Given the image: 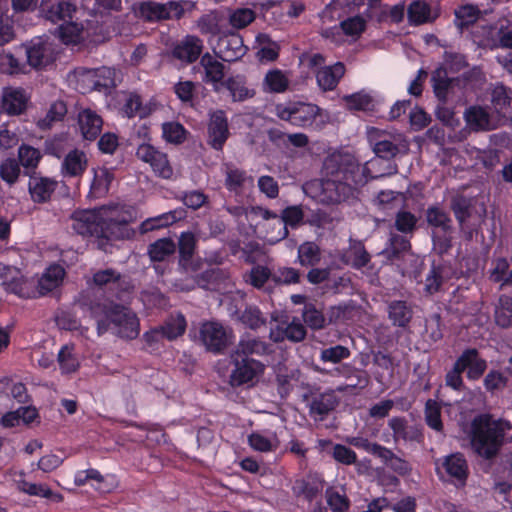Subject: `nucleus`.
Masks as SVG:
<instances>
[{
	"instance_id": "46",
	"label": "nucleus",
	"mask_w": 512,
	"mask_h": 512,
	"mask_svg": "<svg viewBox=\"0 0 512 512\" xmlns=\"http://www.w3.org/2000/svg\"><path fill=\"white\" fill-rule=\"evenodd\" d=\"M495 321L503 328L512 326V297L502 295L499 298V305L495 310Z\"/></svg>"
},
{
	"instance_id": "59",
	"label": "nucleus",
	"mask_w": 512,
	"mask_h": 512,
	"mask_svg": "<svg viewBox=\"0 0 512 512\" xmlns=\"http://www.w3.org/2000/svg\"><path fill=\"white\" fill-rule=\"evenodd\" d=\"M402 193L392 190L380 191L375 199V203L383 210L397 208L402 202Z\"/></svg>"
},
{
	"instance_id": "64",
	"label": "nucleus",
	"mask_w": 512,
	"mask_h": 512,
	"mask_svg": "<svg viewBox=\"0 0 512 512\" xmlns=\"http://www.w3.org/2000/svg\"><path fill=\"white\" fill-rule=\"evenodd\" d=\"M240 321L253 330L258 329L266 323L265 318L257 307H247L240 315Z\"/></svg>"
},
{
	"instance_id": "1",
	"label": "nucleus",
	"mask_w": 512,
	"mask_h": 512,
	"mask_svg": "<svg viewBox=\"0 0 512 512\" xmlns=\"http://www.w3.org/2000/svg\"><path fill=\"white\" fill-rule=\"evenodd\" d=\"M368 168L361 167L349 153H333L323 164L324 177L305 186L323 204H340L358 197L359 189L367 183Z\"/></svg>"
},
{
	"instance_id": "29",
	"label": "nucleus",
	"mask_w": 512,
	"mask_h": 512,
	"mask_svg": "<svg viewBox=\"0 0 512 512\" xmlns=\"http://www.w3.org/2000/svg\"><path fill=\"white\" fill-rule=\"evenodd\" d=\"M26 97L21 90H6L1 98V109L8 115H19L26 109Z\"/></svg>"
},
{
	"instance_id": "34",
	"label": "nucleus",
	"mask_w": 512,
	"mask_h": 512,
	"mask_svg": "<svg viewBox=\"0 0 512 512\" xmlns=\"http://www.w3.org/2000/svg\"><path fill=\"white\" fill-rule=\"evenodd\" d=\"M427 224L435 229H439L444 234H450L452 231V220L447 212L438 206H430L426 210Z\"/></svg>"
},
{
	"instance_id": "63",
	"label": "nucleus",
	"mask_w": 512,
	"mask_h": 512,
	"mask_svg": "<svg viewBox=\"0 0 512 512\" xmlns=\"http://www.w3.org/2000/svg\"><path fill=\"white\" fill-rule=\"evenodd\" d=\"M0 68L8 74L26 72V63L21 62L11 53L0 54Z\"/></svg>"
},
{
	"instance_id": "26",
	"label": "nucleus",
	"mask_w": 512,
	"mask_h": 512,
	"mask_svg": "<svg viewBox=\"0 0 512 512\" xmlns=\"http://www.w3.org/2000/svg\"><path fill=\"white\" fill-rule=\"evenodd\" d=\"M343 261L355 269L367 267L371 261V255L361 241H350L349 248L343 256Z\"/></svg>"
},
{
	"instance_id": "51",
	"label": "nucleus",
	"mask_w": 512,
	"mask_h": 512,
	"mask_svg": "<svg viewBox=\"0 0 512 512\" xmlns=\"http://www.w3.org/2000/svg\"><path fill=\"white\" fill-rule=\"evenodd\" d=\"M417 217L406 210H399L395 216V228L404 234H411L417 227Z\"/></svg>"
},
{
	"instance_id": "10",
	"label": "nucleus",
	"mask_w": 512,
	"mask_h": 512,
	"mask_svg": "<svg viewBox=\"0 0 512 512\" xmlns=\"http://www.w3.org/2000/svg\"><path fill=\"white\" fill-rule=\"evenodd\" d=\"M136 156L141 161L150 164L153 171L164 179L173 175V169L167 159V155L150 144H141L136 151Z\"/></svg>"
},
{
	"instance_id": "40",
	"label": "nucleus",
	"mask_w": 512,
	"mask_h": 512,
	"mask_svg": "<svg viewBox=\"0 0 512 512\" xmlns=\"http://www.w3.org/2000/svg\"><path fill=\"white\" fill-rule=\"evenodd\" d=\"M87 165V159L83 152L78 150L70 151L64 159L63 169L69 176L80 175Z\"/></svg>"
},
{
	"instance_id": "22",
	"label": "nucleus",
	"mask_w": 512,
	"mask_h": 512,
	"mask_svg": "<svg viewBox=\"0 0 512 512\" xmlns=\"http://www.w3.org/2000/svg\"><path fill=\"white\" fill-rule=\"evenodd\" d=\"M78 124L86 140H95L102 130L103 120L95 111L87 108L78 114Z\"/></svg>"
},
{
	"instance_id": "19",
	"label": "nucleus",
	"mask_w": 512,
	"mask_h": 512,
	"mask_svg": "<svg viewBox=\"0 0 512 512\" xmlns=\"http://www.w3.org/2000/svg\"><path fill=\"white\" fill-rule=\"evenodd\" d=\"M270 345L254 337H243L231 354V359L253 360L251 356H262L271 352Z\"/></svg>"
},
{
	"instance_id": "24",
	"label": "nucleus",
	"mask_w": 512,
	"mask_h": 512,
	"mask_svg": "<svg viewBox=\"0 0 512 512\" xmlns=\"http://www.w3.org/2000/svg\"><path fill=\"white\" fill-rule=\"evenodd\" d=\"M323 490V482L316 476L307 475L294 482L292 491L296 497L312 502Z\"/></svg>"
},
{
	"instance_id": "20",
	"label": "nucleus",
	"mask_w": 512,
	"mask_h": 512,
	"mask_svg": "<svg viewBox=\"0 0 512 512\" xmlns=\"http://www.w3.org/2000/svg\"><path fill=\"white\" fill-rule=\"evenodd\" d=\"M56 186L57 182L50 178L38 176L35 173L30 175L28 189L32 200L36 203H45L50 200Z\"/></svg>"
},
{
	"instance_id": "32",
	"label": "nucleus",
	"mask_w": 512,
	"mask_h": 512,
	"mask_svg": "<svg viewBox=\"0 0 512 512\" xmlns=\"http://www.w3.org/2000/svg\"><path fill=\"white\" fill-rule=\"evenodd\" d=\"M389 426L393 431L394 441L400 439L404 441H418L421 433L413 426H409L407 421L400 417H393L389 420Z\"/></svg>"
},
{
	"instance_id": "37",
	"label": "nucleus",
	"mask_w": 512,
	"mask_h": 512,
	"mask_svg": "<svg viewBox=\"0 0 512 512\" xmlns=\"http://www.w3.org/2000/svg\"><path fill=\"white\" fill-rule=\"evenodd\" d=\"M176 251V244L170 238H161L148 246V255L153 262H162L173 255Z\"/></svg>"
},
{
	"instance_id": "9",
	"label": "nucleus",
	"mask_w": 512,
	"mask_h": 512,
	"mask_svg": "<svg viewBox=\"0 0 512 512\" xmlns=\"http://www.w3.org/2000/svg\"><path fill=\"white\" fill-rule=\"evenodd\" d=\"M464 118L467 125L475 132L491 131L505 125V117L497 118L490 114L486 107L473 105L465 110Z\"/></svg>"
},
{
	"instance_id": "60",
	"label": "nucleus",
	"mask_w": 512,
	"mask_h": 512,
	"mask_svg": "<svg viewBox=\"0 0 512 512\" xmlns=\"http://www.w3.org/2000/svg\"><path fill=\"white\" fill-rule=\"evenodd\" d=\"M350 350L343 345H336L325 348L320 353V359L323 362L340 363L342 360L350 357Z\"/></svg>"
},
{
	"instance_id": "30",
	"label": "nucleus",
	"mask_w": 512,
	"mask_h": 512,
	"mask_svg": "<svg viewBox=\"0 0 512 512\" xmlns=\"http://www.w3.org/2000/svg\"><path fill=\"white\" fill-rule=\"evenodd\" d=\"M65 270L60 265L50 266L38 282V291L45 295L56 289L63 281Z\"/></svg>"
},
{
	"instance_id": "28",
	"label": "nucleus",
	"mask_w": 512,
	"mask_h": 512,
	"mask_svg": "<svg viewBox=\"0 0 512 512\" xmlns=\"http://www.w3.org/2000/svg\"><path fill=\"white\" fill-rule=\"evenodd\" d=\"M345 73V67L341 62L322 68L317 72L318 85L323 91L333 90Z\"/></svg>"
},
{
	"instance_id": "11",
	"label": "nucleus",
	"mask_w": 512,
	"mask_h": 512,
	"mask_svg": "<svg viewBox=\"0 0 512 512\" xmlns=\"http://www.w3.org/2000/svg\"><path fill=\"white\" fill-rule=\"evenodd\" d=\"M22 49L25 51L27 64L34 69H43L55 60L52 45L48 42L32 41L23 45Z\"/></svg>"
},
{
	"instance_id": "7",
	"label": "nucleus",
	"mask_w": 512,
	"mask_h": 512,
	"mask_svg": "<svg viewBox=\"0 0 512 512\" xmlns=\"http://www.w3.org/2000/svg\"><path fill=\"white\" fill-rule=\"evenodd\" d=\"M200 340L208 351L220 353L231 342L232 332L221 323L210 321L200 327Z\"/></svg>"
},
{
	"instance_id": "5",
	"label": "nucleus",
	"mask_w": 512,
	"mask_h": 512,
	"mask_svg": "<svg viewBox=\"0 0 512 512\" xmlns=\"http://www.w3.org/2000/svg\"><path fill=\"white\" fill-rule=\"evenodd\" d=\"M92 281L97 287L106 288L119 300H124L134 289L128 276L111 268L94 273Z\"/></svg>"
},
{
	"instance_id": "35",
	"label": "nucleus",
	"mask_w": 512,
	"mask_h": 512,
	"mask_svg": "<svg viewBox=\"0 0 512 512\" xmlns=\"http://www.w3.org/2000/svg\"><path fill=\"white\" fill-rule=\"evenodd\" d=\"M200 64L205 71L206 82H211L213 84H218L222 82L224 78V65L216 60L209 53L204 54L201 57Z\"/></svg>"
},
{
	"instance_id": "31",
	"label": "nucleus",
	"mask_w": 512,
	"mask_h": 512,
	"mask_svg": "<svg viewBox=\"0 0 512 512\" xmlns=\"http://www.w3.org/2000/svg\"><path fill=\"white\" fill-rule=\"evenodd\" d=\"M491 102L497 118L505 117V125L512 124V118L509 115L511 99L504 86H497L492 91Z\"/></svg>"
},
{
	"instance_id": "49",
	"label": "nucleus",
	"mask_w": 512,
	"mask_h": 512,
	"mask_svg": "<svg viewBox=\"0 0 512 512\" xmlns=\"http://www.w3.org/2000/svg\"><path fill=\"white\" fill-rule=\"evenodd\" d=\"M55 33L65 44H76L81 39V29L77 24L68 22L60 23L55 29Z\"/></svg>"
},
{
	"instance_id": "36",
	"label": "nucleus",
	"mask_w": 512,
	"mask_h": 512,
	"mask_svg": "<svg viewBox=\"0 0 512 512\" xmlns=\"http://www.w3.org/2000/svg\"><path fill=\"white\" fill-rule=\"evenodd\" d=\"M443 466L446 472L459 481H465L468 476V465L461 453H454L445 458Z\"/></svg>"
},
{
	"instance_id": "43",
	"label": "nucleus",
	"mask_w": 512,
	"mask_h": 512,
	"mask_svg": "<svg viewBox=\"0 0 512 512\" xmlns=\"http://www.w3.org/2000/svg\"><path fill=\"white\" fill-rule=\"evenodd\" d=\"M18 159L20 164L26 170L27 175L30 174V170H35L41 159V153L38 149L30 145H21L18 149Z\"/></svg>"
},
{
	"instance_id": "8",
	"label": "nucleus",
	"mask_w": 512,
	"mask_h": 512,
	"mask_svg": "<svg viewBox=\"0 0 512 512\" xmlns=\"http://www.w3.org/2000/svg\"><path fill=\"white\" fill-rule=\"evenodd\" d=\"M278 116L293 125L306 127L313 123L320 113V108L310 103H290L287 106H278Z\"/></svg>"
},
{
	"instance_id": "57",
	"label": "nucleus",
	"mask_w": 512,
	"mask_h": 512,
	"mask_svg": "<svg viewBox=\"0 0 512 512\" xmlns=\"http://www.w3.org/2000/svg\"><path fill=\"white\" fill-rule=\"evenodd\" d=\"M58 362L63 373L75 372L79 367V362L73 355V347L65 345L58 353Z\"/></svg>"
},
{
	"instance_id": "6",
	"label": "nucleus",
	"mask_w": 512,
	"mask_h": 512,
	"mask_svg": "<svg viewBox=\"0 0 512 512\" xmlns=\"http://www.w3.org/2000/svg\"><path fill=\"white\" fill-rule=\"evenodd\" d=\"M303 400L308 407L309 416L314 421H323L339 405V398L334 390L325 392L309 391L304 394Z\"/></svg>"
},
{
	"instance_id": "13",
	"label": "nucleus",
	"mask_w": 512,
	"mask_h": 512,
	"mask_svg": "<svg viewBox=\"0 0 512 512\" xmlns=\"http://www.w3.org/2000/svg\"><path fill=\"white\" fill-rule=\"evenodd\" d=\"M39 11L45 20L60 24L71 18L74 6L68 0H42Z\"/></svg>"
},
{
	"instance_id": "18",
	"label": "nucleus",
	"mask_w": 512,
	"mask_h": 512,
	"mask_svg": "<svg viewBox=\"0 0 512 512\" xmlns=\"http://www.w3.org/2000/svg\"><path fill=\"white\" fill-rule=\"evenodd\" d=\"M235 369L230 375V384L240 386L251 380L263 370V365L256 360L232 359Z\"/></svg>"
},
{
	"instance_id": "16",
	"label": "nucleus",
	"mask_w": 512,
	"mask_h": 512,
	"mask_svg": "<svg viewBox=\"0 0 512 512\" xmlns=\"http://www.w3.org/2000/svg\"><path fill=\"white\" fill-rule=\"evenodd\" d=\"M463 371L467 369V378L471 380L479 379L487 369V362L481 358L476 348L464 350L456 360Z\"/></svg>"
},
{
	"instance_id": "33",
	"label": "nucleus",
	"mask_w": 512,
	"mask_h": 512,
	"mask_svg": "<svg viewBox=\"0 0 512 512\" xmlns=\"http://www.w3.org/2000/svg\"><path fill=\"white\" fill-rule=\"evenodd\" d=\"M389 319L394 326L405 328L410 323L413 311L405 301H392L388 305Z\"/></svg>"
},
{
	"instance_id": "21",
	"label": "nucleus",
	"mask_w": 512,
	"mask_h": 512,
	"mask_svg": "<svg viewBox=\"0 0 512 512\" xmlns=\"http://www.w3.org/2000/svg\"><path fill=\"white\" fill-rule=\"evenodd\" d=\"M374 153L385 160L394 158L399 152L403 142L400 134L389 135L382 133L378 139H372Z\"/></svg>"
},
{
	"instance_id": "41",
	"label": "nucleus",
	"mask_w": 512,
	"mask_h": 512,
	"mask_svg": "<svg viewBox=\"0 0 512 512\" xmlns=\"http://www.w3.org/2000/svg\"><path fill=\"white\" fill-rule=\"evenodd\" d=\"M455 16V25L459 30L463 31L478 20L480 10L477 6L466 4L455 11Z\"/></svg>"
},
{
	"instance_id": "52",
	"label": "nucleus",
	"mask_w": 512,
	"mask_h": 512,
	"mask_svg": "<svg viewBox=\"0 0 512 512\" xmlns=\"http://www.w3.org/2000/svg\"><path fill=\"white\" fill-rule=\"evenodd\" d=\"M177 220L175 212H168L162 215H159L154 218H149L142 222L140 225V232L145 234L147 232L153 231L155 229H159L161 227H166L170 224H173Z\"/></svg>"
},
{
	"instance_id": "53",
	"label": "nucleus",
	"mask_w": 512,
	"mask_h": 512,
	"mask_svg": "<svg viewBox=\"0 0 512 512\" xmlns=\"http://www.w3.org/2000/svg\"><path fill=\"white\" fill-rule=\"evenodd\" d=\"M20 172V166L16 159L7 158L0 164V177L10 186L17 182Z\"/></svg>"
},
{
	"instance_id": "44",
	"label": "nucleus",
	"mask_w": 512,
	"mask_h": 512,
	"mask_svg": "<svg viewBox=\"0 0 512 512\" xmlns=\"http://www.w3.org/2000/svg\"><path fill=\"white\" fill-rule=\"evenodd\" d=\"M298 259L302 266H314L321 259L319 246L314 242H305L298 248Z\"/></svg>"
},
{
	"instance_id": "50",
	"label": "nucleus",
	"mask_w": 512,
	"mask_h": 512,
	"mask_svg": "<svg viewBox=\"0 0 512 512\" xmlns=\"http://www.w3.org/2000/svg\"><path fill=\"white\" fill-rule=\"evenodd\" d=\"M379 458L393 471L400 475H405L410 472L409 464L394 454L390 449L384 447L379 455Z\"/></svg>"
},
{
	"instance_id": "48",
	"label": "nucleus",
	"mask_w": 512,
	"mask_h": 512,
	"mask_svg": "<svg viewBox=\"0 0 512 512\" xmlns=\"http://www.w3.org/2000/svg\"><path fill=\"white\" fill-rule=\"evenodd\" d=\"M67 113V106L63 101L54 102L44 118L38 121L41 129H48L54 122L61 121Z\"/></svg>"
},
{
	"instance_id": "56",
	"label": "nucleus",
	"mask_w": 512,
	"mask_h": 512,
	"mask_svg": "<svg viewBox=\"0 0 512 512\" xmlns=\"http://www.w3.org/2000/svg\"><path fill=\"white\" fill-rule=\"evenodd\" d=\"M471 200L465 196H455L451 200V209L460 225H462L471 215Z\"/></svg>"
},
{
	"instance_id": "25",
	"label": "nucleus",
	"mask_w": 512,
	"mask_h": 512,
	"mask_svg": "<svg viewBox=\"0 0 512 512\" xmlns=\"http://www.w3.org/2000/svg\"><path fill=\"white\" fill-rule=\"evenodd\" d=\"M202 41L195 36H187L173 49V56L181 61L192 63L202 52Z\"/></svg>"
},
{
	"instance_id": "47",
	"label": "nucleus",
	"mask_w": 512,
	"mask_h": 512,
	"mask_svg": "<svg viewBox=\"0 0 512 512\" xmlns=\"http://www.w3.org/2000/svg\"><path fill=\"white\" fill-rule=\"evenodd\" d=\"M139 16L146 21H159L167 19L168 14L164 4L149 1L140 5Z\"/></svg>"
},
{
	"instance_id": "55",
	"label": "nucleus",
	"mask_w": 512,
	"mask_h": 512,
	"mask_svg": "<svg viewBox=\"0 0 512 512\" xmlns=\"http://www.w3.org/2000/svg\"><path fill=\"white\" fill-rule=\"evenodd\" d=\"M425 420L429 427L436 431H442L443 424L441 421V407L434 401L429 399L425 405Z\"/></svg>"
},
{
	"instance_id": "45",
	"label": "nucleus",
	"mask_w": 512,
	"mask_h": 512,
	"mask_svg": "<svg viewBox=\"0 0 512 512\" xmlns=\"http://www.w3.org/2000/svg\"><path fill=\"white\" fill-rule=\"evenodd\" d=\"M123 110L129 118L134 116L144 118L148 116L151 111L147 105L142 104L141 97L136 93H129L127 95Z\"/></svg>"
},
{
	"instance_id": "2",
	"label": "nucleus",
	"mask_w": 512,
	"mask_h": 512,
	"mask_svg": "<svg viewBox=\"0 0 512 512\" xmlns=\"http://www.w3.org/2000/svg\"><path fill=\"white\" fill-rule=\"evenodd\" d=\"M114 213L105 207L75 211L71 216L72 228L79 235L96 237L98 248L107 251L108 241L129 236L127 221L115 217Z\"/></svg>"
},
{
	"instance_id": "17",
	"label": "nucleus",
	"mask_w": 512,
	"mask_h": 512,
	"mask_svg": "<svg viewBox=\"0 0 512 512\" xmlns=\"http://www.w3.org/2000/svg\"><path fill=\"white\" fill-rule=\"evenodd\" d=\"M496 48L498 63L510 74H512V24L501 26L496 34Z\"/></svg>"
},
{
	"instance_id": "27",
	"label": "nucleus",
	"mask_w": 512,
	"mask_h": 512,
	"mask_svg": "<svg viewBox=\"0 0 512 512\" xmlns=\"http://www.w3.org/2000/svg\"><path fill=\"white\" fill-rule=\"evenodd\" d=\"M432 86L436 97L439 102L446 103L449 91L452 89L454 83H458L457 78H449L447 70L439 67L433 71L431 76Z\"/></svg>"
},
{
	"instance_id": "3",
	"label": "nucleus",
	"mask_w": 512,
	"mask_h": 512,
	"mask_svg": "<svg viewBox=\"0 0 512 512\" xmlns=\"http://www.w3.org/2000/svg\"><path fill=\"white\" fill-rule=\"evenodd\" d=\"M510 429L508 421L495 419L488 414L480 415L472 422L471 446L480 457L493 459L498 455L505 434Z\"/></svg>"
},
{
	"instance_id": "39",
	"label": "nucleus",
	"mask_w": 512,
	"mask_h": 512,
	"mask_svg": "<svg viewBox=\"0 0 512 512\" xmlns=\"http://www.w3.org/2000/svg\"><path fill=\"white\" fill-rule=\"evenodd\" d=\"M222 84L230 92L233 101H244L255 95V91L247 88L245 82L240 77H231Z\"/></svg>"
},
{
	"instance_id": "14",
	"label": "nucleus",
	"mask_w": 512,
	"mask_h": 512,
	"mask_svg": "<svg viewBox=\"0 0 512 512\" xmlns=\"http://www.w3.org/2000/svg\"><path fill=\"white\" fill-rule=\"evenodd\" d=\"M229 136L228 121L224 111H215L208 125V143L216 150H221Z\"/></svg>"
},
{
	"instance_id": "38",
	"label": "nucleus",
	"mask_w": 512,
	"mask_h": 512,
	"mask_svg": "<svg viewBox=\"0 0 512 512\" xmlns=\"http://www.w3.org/2000/svg\"><path fill=\"white\" fill-rule=\"evenodd\" d=\"M411 248L410 241L399 234H392L389 239V246L381 254L388 260L399 259Z\"/></svg>"
},
{
	"instance_id": "58",
	"label": "nucleus",
	"mask_w": 512,
	"mask_h": 512,
	"mask_svg": "<svg viewBox=\"0 0 512 512\" xmlns=\"http://www.w3.org/2000/svg\"><path fill=\"white\" fill-rule=\"evenodd\" d=\"M273 273L267 267L257 265L254 266L248 274L245 275V280L257 289L263 288L264 284L271 279Z\"/></svg>"
},
{
	"instance_id": "61",
	"label": "nucleus",
	"mask_w": 512,
	"mask_h": 512,
	"mask_svg": "<svg viewBox=\"0 0 512 512\" xmlns=\"http://www.w3.org/2000/svg\"><path fill=\"white\" fill-rule=\"evenodd\" d=\"M302 316L304 322L312 329H321L325 325V317L313 304H305Z\"/></svg>"
},
{
	"instance_id": "12",
	"label": "nucleus",
	"mask_w": 512,
	"mask_h": 512,
	"mask_svg": "<svg viewBox=\"0 0 512 512\" xmlns=\"http://www.w3.org/2000/svg\"><path fill=\"white\" fill-rule=\"evenodd\" d=\"M214 51L221 60L232 62L238 60L245 54L246 47L243 44L242 37L238 33H230L218 39Z\"/></svg>"
},
{
	"instance_id": "4",
	"label": "nucleus",
	"mask_w": 512,
	"mask_h": 512,
	"mask_svg": "<svg viewBox=\"0 0 512 512\" xmlns=\"http://www.w3.org/2000/svg\"><path fill=\"white\" fill-rule=\"evenodd\" d=\"M91 316L97 321L98 335L108 331L110 324L117 329L121 338L134 339L139 334V321L135 313L118 304L91 303L88 307Z\"/></svg>"
},
{
	"instance_id": "62",
	"label": "nucleus",
	"mask_w": 512,
	"mask_h": 512,
	"mask_svg": "<svg viewBox=\"0 0 512 512\" xmlns=\"http://www.w3.org/2000/svg\"><path fill=\"white\" fill-rule=\"evenodd\" d=\"M196 246V239L193 233L184 232L178 241L179 255L181 261L191 260Z\"/></svg>"
},
{
	"instance_id": "42",
	"label": "nucleus",
	"mask_w": 512,
	"mask_h": 512,
	"mask_svg": "<svg viewBox=\"0 0 512 512\" xmlns=\"http://www.w3.org/2000/svg\"><path fill=\"white\" fill-rule=\"evenodd\" d=\"M159 328L166 339L174 340L185 332L186 321L181 314L170 316Z\"/></svg>"
},
{
	"instance_id": "54",
	"label": "nucleus",
	"mask_w": 512,
	"mask_h": 512,
	"mask_svg": "<svg viewBox=\"0 0 512 512\" xmlns=\"http://www.w3.org/2000/svg\"><path fill=\"white\" fill-rule=\"evenodd\" d=\"M366 22L363 16L356 15L343 20L340 27L345 35L359 37L366 29Z\"/></svg>"
},
{
	"instance_id": "23",
	"label": "nucleus",
	"mask_w": 512,
	"mask_h": 512,
	"mask_svg": "<svg viewBox=\"0 0 512 512\" xmlns=\"http://www.w3.org/2000/svg\"><path fill=\"white\" fill-rule=\"evenodd\" d=\"M83 81L91 90L107 93L115 86L114 71L109 68L87 71L83 75Z\"/></svg>"
},
{
	"instance_id": "15",
	"label": "nucleus",
	"mask_w": 512,
	"mask_h": 512,
	"mask_svg": "<svg viewBox=\"0 0 512 512\" xmlns=\"http://www.w3.org/2000/svg\"><path fill=\"white\" fill-rule=\"evenodd\" d=\"M334 373L347 380L345 385L339 386L337 391L345 392L349 388L364 389L370 383V377L364 370L353 367L349 364H342L334 369Z\"/></svg>"
}]
</instances>
